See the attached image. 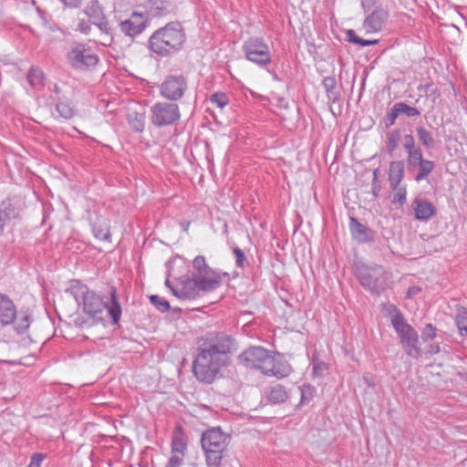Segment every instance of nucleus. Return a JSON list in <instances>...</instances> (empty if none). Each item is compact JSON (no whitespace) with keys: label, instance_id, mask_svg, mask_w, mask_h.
<instances>
[{"label":"nucleus","instance_id":"nucleus-50","mask_svg":"<svg viewBox=\"0 0 467 467\" xmlns=\"http://www.w3.org/2000/svg\"><path fill=\"white\" fill-rule=\"evenodd\" d=\"M62 2L66 6L76 8L80 6L82 0H59Z\"/></svg>","mask_w":467,"mask_h":467},{"label":"nucleus","instance_id":"nucleus-8","mask_svg":"<svg viewBox=\"0 0 467 467\" xmlns=\"http://www.w3.org/2000/svg\"><path fill=\"white\" fill-rule=\"evenodd\" d=\"M199 346L226 358H229V356L234 353L238 348L234 337L224 332L216 331L207 333L201 337Z\"/></svg>","mask_w":467,"mask_h":467},{"label":"nucleus","instance_id":"nucleus-41","mask_svg":"<svg viewBox=\"0 0 467 467\" xmlns=\"http://www.w3.org/2000/svg\"><path fill=\"white\" fill-rule=\"evenodd\" d=\"M437 336L436 334V327H433L431 324H427L421 332V338L427 342L431 339L435 338Z\"/></svg>","mask_w":467,"mask_h":467},{"label":"nucleus","instance_id":"nucleus-44","mask_svg":"<svg viewBox=\"0 0 467 467\" xmlns=\"http://www.w3.org/2000/svg\"><path fill=\"white\" fill-rule=\"evenodd\" d=\"M361 6L366 13L372 12L373 9L383 8L379 0H362Z\"/></svg>","mask_w":467,"mask_h":467},{"label":"nucleus","instance_id":"nucleus-25","mask_svg":"<svg viewBox=\"0 0 467 467\" xmlns=\"http://www.w3.org/2000/svg\"><path fill=\"white\" fill-rule=\"evenodd\" d=\"M171 291L180 299H194L196 297V292L191 285H188V280L182 282L180 286L171 287Z\"/></svg>","mask_w":467,"mask_h":467},{"label":"nucleus","instance_id":"nucleus-39","mask_svg":"<svg viewBox=\"0 0 467 467\" xmlns=\"http://www.w3.org/2000/svg\"><path fill=\"white\" fill-rule=\"evenodd\" d=\"M394 192L392 202L400 203V205L404 204L406 202L407 191L405 186L399 185L397 188L392 189Z\"/></svg>","mask_w":467,"mask_h":467},{"label":"nucleus","instance_id":"nucleus-1","mask_svg":"<svg viewBox=\"0 0 467 467\" xmlns=\"http://www.w3.org/2000/svg\"><path fill=\"white\" fill-rule=\"evenodd\" d=\"M66 293L74 297L78 306H82L83 312L93 320V324L104 322V311L107 310L110 323L118 325L122 315V308L119 299L117 288L110 286L109 297L104 300L102 295L81 283L79 280H71Z\"/></svg>","mask_w":467,"mask_h":467},{"label":"nucleus","instance_id":"nucleus-55","mask_svg":"<svg viewBox=\"0 0 467 467\" xmlns=\"http://www.w3.org/2000/svg\"><path fill=\"white\" fill-rule=\"evenodd\" d=\"M54 92L56 94H59L60 93V88L57 86V85H55L54 87Z\"/></svg>","mask_w":467,"mask_h":467},{"label":"nucleus","instance_id":"nucleus-19","mask_svg":"<svg viewBox=\"0 0 467 467\" xmlns=\"http://www.w3.org/2000/svg\"><path fill=\"white\" fill-rule=\"evenodd\" d=\"M411 207L417 220L428 221L436 213V207L427 199L416 197Z\"/></svg>","mask_w":467,"mask_h":467},{"label":"nucleus","instance_id":"nucleus-15","mask_svg":"<svg viewBox=\"0 0 467 467\" xmlns=\"http://www.w3.org/2000/svg\"><path fill=\"white\" fill-rule=\"evenodd\" d=\"M406 162L408 171L410 173H415L414 180L417 182L426 180L435 167L434 161L423 159L422 151L407 158Z\"/></svg>","mask_w":467,"mask_h":467},{"label":"nucleus","instance_id":"nucleus-36","mask_svg":"<svg viewBox=\"0 0 467 467\" xmlns=\"http://www.w3.org/2000/svg\"><path fill=\"white\" fill-rule=\"evenodd\" d=\"M315 392H316V389L313 386H311L309 384H304L300 388V393H301L300 405L308 403L313 399Z\"/></svg>","mask_w":467,"mask_h":467},{"label":"nucleus","instance_id":"nucleus-38","mask_svg":"<svg viewBox=\"0 0 467 467\" xmlns=\"http://www.w3.org/2000/svg\"><path fill=\"white\" fill-rule=\"evenodd\" d=\"M233 254H234L235 265L237 267L244 268L249 265L248 260L241 248L238 246L234 247Z\"/></svg>","mask_w":467,"mask_h":467},{"label":"nucleus","instance_id":"nucleus-16","mask_svg":"<svg viewBox=\"0 0 467 467\" xmlns=\"http://www.w3.org/2000/svg\"><path fill=\"white\" fill-rule=\"evenodd\" d=\"M148 17L142 13L133 12L130 16L121 21L119 24L120 31L130 37L140 35L147 27Z\"/></svg>","mask_w":467,"mask_h":467},{"label":"nucleus","instance_id":"nucleus-10","mask_svg":"<svg viewBox=\"0 0 467 467\" xmlns=\"http://www.w3.org/2000/svg\"><path fill=\"white\" fill-rule=\"evenodd\" d=\"M150 122L157 128L171 126L181 119L179 105L172 101H158L150 109Z\"/></svg>","mask_w":467,"mask_h":467},{"label":"nucleus","instance_id":"nucleus-3","mask_svg":"<svg viewBox=\"0 0 467 467\" xmlns=\"http://www.w3.org/2000/svg\"><path fill=\"white\" fill-rule=\"evenodd\" d=\"M232 437L220 427H212L202 433L201 445L207 467H222L229 458Z\"/></svg>","mask_w":467,"mask_h":467},{"label":"nucleus","instance_id":"nucleus-23","mask_svg":"<svg viewBox=\"0 0 467 467\" xmlns=\"http://www.w3.org/2000/svg\"><path fill=\"white\" fill-rule=\"evenodd\" d=\"M404 177V163L402 161H391L389 171V181L391 189L397 188L400 185Z\"/></svg>","mask_w":467,"mask_h":467},{"label":"nucleus","instance_id":"nucleus-12","mask_svg":"<svg viewBox=\"0 0 467 467\" xmlns=\"http://www.w3.org/2000/svg\"><path fill=\"white\" fill-rule=\"evenodd\" d=\"M187 88V78L182 74L169 75L160 86V94L169 101L175 102L183 98Z\"/></svg>","mask_w":467,"mask_h":467},{"label":"nucleus","instance_id":"nucleus-27","mask_svg":"<svg viewBox=\"0 0 467 467\" xmlns=\"http://www.w3.org/2000/svg\"><path fill=\"white\" fill-rule=\"evenodd\" d=\"M416 131L420 142L425 149L431 150L434 148L435 140L431 131H429L423 126L417 127Z\"/></svg>","mask_w":467,"mask_h":467},{"label":"nucleus","instance_id":"nucleus-58","mask_svg":"<svg viewBox=\"0 0 467 467\" xmlns=\"http://www.w3.org/2000/svg\"><path fill=\"white\" fill-rule=\"evenodd\" d=\"M376 192H377V190H373V193H374L375 195H377V193H376Z\"/></svg>","mask_w":467,"mask_h":467},{"label":"nucleus","instance_id":"nucleus-53","mask_svg":"<svg viewBox=\"0 0 467 467\" xmlns=\"http://www.w3.org/2000/svg\"><path fill=\"white\" fill-rule=\"evenodd\" d=\"M441 351L439 344H433L429 347L428 353L430 354H437Z\"/></svg>","mask_w":467,"mask_h":467},{"label":"nucleus","instance_id":"nucleus-29","mask_svg":"<svg viewBox=\"0 0 467 467\" xmlns=\"http://www.w3.org/2000/svg\"><path fill=\"white\" fill-rule=\"evenodd\" d=\"M128 121L130 127L136 132H141L145 127V118L142 114L133 112L129 114Z\"/></svg>","mask_w":467,"mask_h":467},{"label":"nucleus","instance_id":"nucleus-24","mask_svg":"<svg viewBox=\"0 0 467 467\" xmlns=\"http://www.w3.org/2000/svg\"><path fill=\"white\" fill-rule=\"evenodd\" d=\"M56 109L59 113L60 117L66 119H72L76 114V109L73 102L69 99L66 98L58 99L56 105Z\"/></svg>","mask_w":467,"mask_h":467},{"label":"nucleus","instance_id":"nucleus-45","mask_svg":"<svg viewBox=\"0 0 467 467\" xmlns=\"http://www.w3.org/2000/svg\"><path fill=\"white\" fill-rule=\"evenodd\" d=\"M399 115H400V113L397 111L396 106L394 104L393 107L391 108V109L386 115V119H385L386 127L392 126L395 123L396 119L398 118Z\"/></svg>","mask_w":467,"mask_h":467},{"label":"nucleus","instance_id":"nucleus-47","mask_svg":"<svg viewBox=\"0 0 467 467\" xmlns=\"http://www.w3.org/2000/svg\"><path fill=\"white\" fill-rule=\"evenodd\" d=\"M182 462V456L173 454L165 467H180Z\"/></svg>","mask_w":467,"mask_h":467},{"label":"nucleus","instance_id":"nucleus-13","mask_svg":"<svg viewBox=\"0 0 467 467\" xmlns=\"http://www.w3.org/2000/svg\"><path fill=\"white\" fill-rule=\"evenodd\" d=\"M383 275L384 271L381 266H361L357 270V277L360 285L376 294H379L385 288Z\"/></svg>","mask_w":467,"mask_h":467},{"label":"nucleus","instance_id":"nucleus-14","mask_svg":"<svg viewBox=\"0 0 467 467\" xmlns=\"http://www.w3.org/2000/svg\"><path fill=\"white\" fill-rule=\"evenodd\" d=\"M67 60L74 68L84 70L95 67L99 59L90 48L78 44L67 53Z\"/></svg>","mask_w":467,"mask_h":467},{"label":"nucleus","instance_id":"nucleus-42","mask_svg":"<svg viewBox=\"0 0 467 467\" xmlns=\"http://www.w3.org/2000/svg\"><path fill=\"white\" fill-rule=\"evenodd\" d=\"M87 15L91 17V15L86 11ZM94 19L92 21V24L96 25L102 32L108 33L109 30V22L104 17H96L92 16Z\"/></svg>","mask_w":467,"mask_h":467},{"label":"nucleus","instance_id":"nucleus-59","mask_svg":"<svg viewBox=\"0 0 467 467\" xmlns=\"http://www.w3.org/2000/svg\"><path fill=\"white\" fill-rule=\"evenodd\" d=\"M376 192H377V190H373V193H374L375 195H377V193H376Z\"/></svg>","mask_w":467,"mask_h":467},{"label":"nucleus","instance_id":"nucleus-57","mask_svg":"<svg viewBox=\"0 0 467 467\" xmlns=\"http://www.w3.org/2000/svg\"><path fill=\"white\" fill-rule=\"evenodd\" d=\"M373 174H374V179L376 180V179H377V176H378V170H375V171H374V172H373Z\"/></svg>","mask_w":467,"mask_h":467},{"label":"nucleus","instance_id":"nucleus-6","mask_svg":"<svg viewBox=\"0 0 467 467\" xmlns=\"http://www.w3.org/2000/svg\"><path fill=\"white\" fill-rule=\"evenodd\" d=\"M389 315L391 316V324L400 338L402 348L407 355L413 358H420L421 351L418 346L419 335L417 331L406 322L400 310L394 305H389Z\"/></svg>","mask_w":467,"mask_h":467},{"label":"nucleus","instance_id":"nucleus-54","mask_svg":"<svg viewBox=\"0 0 467 467\" xmlns=\"http://www.w3.org/2000/svg\"><path fill=\"white\" fill-rule=\"evenodd\" d=\"M323 367H325L324 363L318 365L314 364V372L317 373V369H322Z\"/></svg>","mask_w":467,"mask_h":467},{"label":"nucleus","instance_id":"nucleus-46","mask_svg":"<svg viewBox=\"0 0 467 467\" xmlns=\"http://www.w3.org/2000/svg\"><path fill=\"white\" fill-rule=\"evenodd\" d=\"M45 456L42 453H34L31 456L30 463L28 467H41V463L44 461Z\"/></svg>","mask_w":467,"mask_h":467},{"label":"nucleus","instance_id":"nucleus-49","mask_svg":"<svg viewBox=\"0 0 467 467\" xmlns=\"http://www.w3.org/2000/svg\"><path fill=\"white\" fill-rule=\"evenodd\" d=\"M363 380L368 385V387L375 388L376 381H375V379L372 374H370V373L364 374Z\"/></svg>","mask_w":467,"mask_h":467},{"label":"nucleus","instance_id":"nucleus-11","mask_svg":"<svg viewBox=\"0 0 467 467\" xmlns=\"http://www.w3.org/2000/svg\"><path fill=\"white\" fill-rule=\"evenodd\" d=\"M239 363L246 368L258 369L265 374L273 362V355L266 348L259 346L250 347L238 356Z\"/></svg>","mask_w":467,"mask_h":467},{"label":"nucleus","instance_id":"nucleus-43","mask_svg":"<svg viewBox=\"0 0 467 467\" xmlns=\"http://www.w3.org/2000/svg\"><path fill=\"white\" fill-rule=\"evenodd\" d=\"M185 449L186 443L182 439L174 438L172 440L171 451L173 454L179 453L182 456Z\"/></svg>","mask_w":467,"mask_h":467},{"label":"nucleus","instance_id":"nucleus-30","mask_svg":"<svg viewBox=\"0 0 467 467\" xmlns=\"http://www.w3.org/2000/svg\"><path fill=\"white\" fill-rule=\"evenodd\" d=\"M403 148L407 152V158H410L422 151L419 146H416L414 137L411 134H406L404 136Z\"/></svg>","mask_w":467,"mask_h":467},{"label":"nucleus","instance_id":"nucleus-4","mask_svg":"<svg viewBox=\"0 0 467 467\" xmlns=\"http://www.w3.org/2000/svg\"><path fill=\"white\" fill-rule=\"evenodd\" d=\"M229 359L198 346L192 362L193 374L199 381L211 384L222 375L221 371L229 365Z\"/></svg>","mask_w":467,"mask_h":467},{"label":"nucleus","instance_id":"nucleus-32","mask_svg":"<svg viewBox=\"0 0 467 467\" xmlns=\"http://www.w3.org/2000/svg\"><path fill=\"white\" fill-rule=\"evenodd\" d=\"M347 40L349 43L359 45L361 47L373 46L378 44L379 40H367L357 36L356 32L353 29H348L347 31Z\"/></svg>","mask_w":467,"mask_h":467},{"label":"nucleus","instance_id":"nucleus-37","mask_svg":"<svg viewBox=\"0 0 467 467\" xmlns=\"http://www.w3.org/2000/svg\"><path fill=\"white\" fill-rule=\"evenodd\" d=\"M150 303L161 312L164 313L170 309V303L159 296L152 295L150 296Z\"/></svg>","mask_w":467,"mask_h":467},{"label":"nucleus","instance_id":"nucleus-26","mask_svg":"<svg viewBox=\"0 0 467 467\" xmlns=\"http://www.w3.org/2000/svg\"><path fill=\"white\" fill-rule=\"evenodd\" d=\"M267 398L271 402L279 404L285 402L287 400L288 394L285 387L278 384L271 387L267 392Z\"/></svg>","mask_w":467,"mask_h":467},{"label":"nucleus","instance_id":"nucleus-20","mask_svg":"<svg viewBox=\"0 0 467 467\" xmlns=\"http://www.w3.org/2000/svg\"><path fill=\"white\" fill-rule=\"evenodd\" d=\"M349 230L354 240L359 244L374 241L373 231L359 223L356 218L350 217Z\"/></svg>","mask_w":467,"mask_h":467},{"label":"nucleus","instance_id":"nucleus-35","mask_svg":"<svg viewBox=\"0 0 467 467\" xmlns=\"http://www.w3.org/2000/svg\"><path fill=\"white\" fill-rule=\"evenodd\" d=\"M323 86H324V88L327 94V97L329 99L333 98V99L335 100L337 96H336V88H337V81H336V78L334 77H326L324 78L323 79Z\"/></svg>","mask_w":467,"mask_h":467},{"label":"nucleus","instance_id":"nucleus-22","mask_svg":"<svg viewBox=\"0 0 467 467\" xmlns=\"http://www.w3.org/2000/svg\"><path fill=\"white\" fill-rule=\"evenodd\" d=\"M291 371V367L286 361L277 359L275 358V356H273V362H271V367L265 375L274 376L277 379H283L287 377Z\"/></svg>","mask_w":467,"mask_h":467},{"label":"nucleus","instance_id":"nucleus-40","mask_svg":"<svg viewBox=\"0 0 467 467\" xmlns=\"http://www.w3.org/2000/svg\"><path fill=\"white\" fill-rule=\"evenodd\" d=\"M211 103L216 105L217 107L223 109L229 103L228 97L223 92H215L210 98Z\"/></svg>","mask_w":467,"mask_h":467},{"label":"nucleus","instance_id":"nucleus-56","mask_svg":"<svg viewBox=\"0 0 467 467\" xmlns=\"http://www.w3.org/2000/svg\"><path fill=\"white\" fill-rule=\"evenodd\" d=\"M165 285L171 289V287H172V285H171V282L169 279H166L165 281Z\"/></svg>","mask_w":467,"mask_h":467},{"label":"nucleus","instance_id":"nucleus-21","mask_svg":"<svg viewBox=\"0 0 467 467\" xmlns=\"http://www.w3.org/2000/svg\"><path fill=\"white\" fill-rule=\"evenodd\" d=\"M149 7L153 16H163L175 10L173 0H149Z\"/></svg>","mask_w":467,"mask_h":467},{"label":"nucleus","instance_id":"nucleus-48","mask_svg":"<svg viewBox=\"0 0 467 467\" xmlns=\"http://www.w3.org/2000/svg\"><path fill=\"white\" fill-rule=\"evenodd\" d=\"M77 29L82 34L88 35L90 32V25L87 21L82 19L79 20V22L78 23Z\"/></svg>","mask_w":467,"mask_h":467},{"label":"nucleus","instance_id":"nucleus-18","mask_svg":"<svg viewBox=\"0 0 467 467\" xmlns=\"http://www.w3.org/2000/svg\"><path fill=\"white\" fill-rule=\"evenodd\" d=\"M389 10L387 8H377L369 12L363 22V28L366 33H378L382 30L388 18Z\"/></svg>","mask_w":467,"mask_h":467},{"label":"nucleus","instance_id":"nucleus-28","mask_svg":"<svg viewBox=\"0 0 467 467\" xmlns=\"http://www.w3.org/2000/svg\"><path fill=\"white\" fill-rule=\"evenodd\" d=\"M27 81L35 89H41L44 87V73L38 67H31L27 74Z\"/></svg>","mask_w":467,"mask_h":467},{"label":"nucleus","instance_id":"nucleus-9","mask_svg":"<svg viewBox=\"0 0 467 467\" xmlns=\"http://www.w3.org/2000/svg\"><path fill=\"white\" fill-rule=\"evenodd\" d=\"M242 50L244 57L258 67H265L272 62L270 47L262 37H248L244 41Z\"/></svg>","mask_w":467,"mask_h":467},{"label":"nucleus","instance_id":"nucleus-5","mask_svg":"<svg viewBox=\"0 0 467 467\" xmlns=\"http://www.w3.org/2000/svg\"><path fill=\"white\" fill-rule=\"evenodd\" d=\"M222 283L221 275L212 269L202 255L192 260V270L188 279V285L196 292V297L201 292H211L217 289Z\"/></svg>","mask_w":467,"mask_h":467},{"label":"nucleus","instance_id":"nucleus-2","mask_svg":"<svg viewBox=\"0 0 467 467\" xmlns=\"http://www.w3.org/2000/svg\"><path fill=\"white\" fill-rule=\"evenodd\" d=\"M185 40L186 35L182 24L170 22L151 34L148 48L159 57H168L181 50Z\"/></svg>","mask_w":467,"mask_h":467},{"label":"nucleus","instance_id":"nucleus-34","mask_svg":"<svg viewBox=\"0 0 467 467\" xmlns=\"http://www.w3.org/2000/svg\"><path fill=\"white\" fill-rule=\"evenodd\" d=\"M396 109L400 114H404L408 117L414 118L420 115L419 109L415 107H411L404 102L395 103Z\"/></svg>","mask_w":467,"mask_h":467},{"label":"nucleus","instance_id":"nucleus-17","mask_svg":"<svg viewBox=\"0 0 467 467\" xmlns=\"http://www.w3.org/2000/svg\"><path fill=\"white\" fill-rule=\"evenodd\" d=\"M20 209L6 194H0V235L5 227L13 220L18 218Z\"/></svg>","mask_w":467,"mask_h":467},{"label":"nucleus","instance_id":"nucleus-52","mask_svg":"<svg viewBox=\"0 0 467 467\" xmlns=\"http://www.w3.org/2000/svg\"><path fill=\"white\" fill-rule=\"evenodd\" d=\"M420 292V288L419 286H411L408 289L407 296H412L419 294Z\"/></svg>","mask_w":467,"mask_h":467},{"label":"nucleus","instance_id":"nucleus-31","mask_svg":"<svg viewBox=\"0 0 467 467\" xmlns=\"http://www.w3.org/2000/svg\"><path fill=\"white\" fill-rule=\"evenodd\" d=\"M400 140V131L393 130L387 134V151L392 154L398 148Z\"/></svg>","mask_w":467,"mask_h":467},{"label":"nucleus","instance_id":"nucleus-33","mask_svg":"<svg viewBox=\"0 0 467 467\" xmlns=\"http://www.w3.org/2000/svg\"><path fill=\"white\" fill-rule=\"evenodd\" d=\"M455 323L462 337H467V308H462L455 317Z\"/></svg>","mask_w":467,"mask_h":467},{"label":"nucleus","instance_id":"nucleus-51","mask_svg":"<svg viewBox=\"0 0 467 467\" xmlns=\"http://www.w3.org/2000/svg\"><path fill=\"white\" fill-rule=\"evenodd\" d=\"M75 323H76V325H78V327H82V328H83V327H91L92 325H94V324H93V322H92V323H89L87 319H85V318H83V317H78V318H76Z\"/></svg>","mask_w":467,"mask_h":467},{"label":"nucleus","instance_id":"nucleus-7","mask_svg":"<svg viewBox=\"0 0 467 467\" xmlns=\"http://www.w3.org/2000/svg\"><path fill=\"white\" fill-rule=\"evenodd\" d=\"M31 324L28 314L18 312L14 301L5 294L0 293V328L9 327L18 335L25 334Z\"/></svg>","mask_w":467,"mask_h":467}]
</instances>
